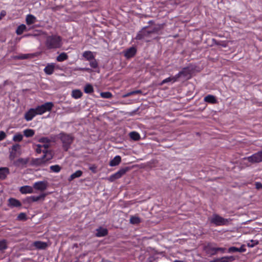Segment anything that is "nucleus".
I'll list each match as a JSON object with an SVG mask.
<instances>
[{"label":"nucleus","instance_id":"ddd939ff","mask_svg":"<svg viewBox=\"0 0 262 262\" xmlns=\"http://www.w3.org/2000/svg\"><path fill=\"white\" fill-rule=\"evenodd\" d=\"M35 110L34 108H30L25 114V118L27 121L31 120L36 115Z\"/></svg>","mask_w":262,"mask_h":262},{"label":"nucleus","instance_id":"f8f14e48","mask_svg":"<svg viewBox=\"0 0 262 262\" xmlns=\"http://www.w3.org/2000/svg\"><path fill=\"white\" fill-rule=\"evenodd\" d=\"M21 204L19 201L14 198H10L8 200V206L10 207H18L21 206Z\"/></svg>","mask_w":262,"mask_h":262},{"label":"nucleus","instance_id":"09e8293b","mask_svg":"<svg viewBox=\"0 0 262 262\" xmlns=\"http://www.w3.org/2000/svg\"><path fill=\"white\" fill-rule=\"evenodd\" d=\"M251 243H248V247H254L255 245H256L258 244V241H253V240H251Z\"/></svg>","mask_w":262,"mask_h":262},{"label":"nucleus","instance_id":"7ed1b4c3","mask_svg":"<svg viewBox=\"0 0 262 262\" xmlns=\"http://www.w3.org/2000/svg\"><path fill=\"white\" fill-rule=\"evenodd\" d=\"M230 221L229 219H224L217 214H214L210 219L211 223L216 226L227 225Z\"/></svg>","mask_w":262,"mask_h":262},{"label":"nucleus","instance_id":"a19ab883","mask_svg":"<svg viewBox=\"0 0 262 262\" xmlns=\"http://www.w3.org/2000/svg\"><path fill=\"white\" fill-rule=\"evenodd\" d=\"M7 248L6 241L3 240L0 241V251H3Z\"/></svg>","mask_w":262,"mask_h":262},{"label":"nucleus","instance_id":"5fc2aeb1","mask_svg":"<svg viewBox=\"0 0 262 262\" xmlns=\"http://www.w3.org/2000/svg\"><path fill=\"white\" fill-rule=\"evenodd\" d=\"M27 58V55H23L21 56H16L15 57V59H26Z\"/></svg>","mask_w":262,"mask_h":262},{"label":"nucleus","instance_id":"3c124183","mask_svg":"<svg viewBox=\"0 0 262 262\" xmlns=\"http://www.w3.org/2000/svg\"><path fill=\"white\" fill-rule=\"evenodd\" d=\"M180 78V77L179 76V75L178 74H177L174 76L171 77V81L172 82H174L177 81Z\"/></svg>","mask_w":262,"mask_h":262},{"label":"nucleus","instance_id":"cd10ccee","mask_svg":"<svg viewBox=\"0 0 262 262\" xmlns=\"http://www.w3.org/2000/svg\"><path fill=\"white\" fill-rule=\"evenodd\" d=\"M212 42L217 46H221L223 47H226L228 46V41H217L215 39H212Z\"/></svg>","mask_w":262,"mask_h":262},{"label":"nucleus","instance_id":"4c0bfd02","mask_svg":"<svg viewBox=\"0 0 262 262\" xmlns=\"http://www.w3.org/2000/svg\"><path fill=\"white\" fill-rule=\"evenodd\" d=\"M162 27L163 26L161 25H159L155 26L151 30H150L151 33H158V32L162 28Z\"/></svg>","mask_w":262,"mask_h":262},{"label":"nucleus","instance_id":"680f3d73","mask_svg":"<svg viewBox=\"0 0 262 262\" xmlns=\"http://www.w3.org/2000/svg\"><path fill=\"white\" fill-rule=\"evenodd\" d=\"M6 11H2L1 13V15H0V20L2 19V17H4L6 15Z\"/></svg>","mask_w":262,"mask_h":262},{"label":"nucleus","instance_id":"6e6552de","mask_svg":"<svg viewBox=\"0 0 262 262\" xmlns=\"http://www.w3.org/2000/svg\"><path fill=\"white\" fill-rule=\"evenodd\" d=\"M206 252L210 255H214L217 253V247H215L211 243L208 244L205 247Z\"/></svg>","mask_w":262,"mask_h":262},{"label":"nucleus","instance_id":"5701e85b","mask_svg":"<svg viewBox=\"0 0 262 262\" xmlns=\"http://www.w3.org/2000/svg\"><path fill=\"white\" fill-rule=\"evenodd\" d=\"M178 74L181 77H184L187 78L190 75V71L188 68H184L181 71H180Z\"/></svg>","mask_w":262,"mask_h":262},{"label":"nucleus","instance_id":"c756f323","mask_svg":"<svg viewBox=\"0 0 262 262\" xmlns=\"http://www.w3.org/2000/svg\"><path fill=\"white\" fill-rule=\"evenodd\" d=\"M68 58V56L67 53L63 52L60 54L56 58V60L59 62H62L67 60Z\"/></svg>","mask_w":262,"mask_h":262},{"label":"nucleus","instance_id":"a878e982","mask_svg":"<svg viewBox=\"0 0 262 262\" xmlns=\"http://www.w3.org/2000/svg\"><path fill=\"white\" fill-rule=\"evenodd\" d=\"M26 23L27 25L34 24L36 21V17L31 14H29L26 16Z\"/></svg>","mask_w":262,"mask_h":262},{"label":"nucleus","instance_id":"393cba45","mask_svg":"<svg viewBox=\"0 0 262 262\" xmlns=\"http://www.w3.org/2000/svg\"><path fill=\"white\" fill-rule=\"evenodd\" d=\"M82 174V171L79 170L76 171L75 172L73 173L71 175V176L69 178L68 180L69 181H71L75 178H79L81 177Z\"/></svg>","mask_w":262,"mask_h":262},{"label":"nucleus","instance_id":"9d476101","mask_svg":"<svg viewBox=\"0 0 262 262\" xmlns=\"http://www.w3.org/2000/svg\"><path fill=\"white\" fill-rule=\"evenodd\" d=\"M46 196V193H42L38 196H31L28 197L27 198V200L29 203H31L32 202H37L39 200H43Z\"/></svg>","mask_w":262,"mask_h":262},{"label":"nucleus","instance_id":"6ab92c4d","mask_svg":"<svg viewBox=\"0 0 262 262\" xmlns=\"http://www.w3.org/2000/svg\"><path fill=\"white\" fill-rule=\"evenodd\" d=\"M9 173V169L7 167L0 168V179L4 180L6 178L7 175Z\"/></svg>","mask_w":262,"mask_h":262},{"label":"nucleus","instance_id":"f257e3e1","mask_svg":"<svg viewBox=\"0 0 262 262\" xmlns=\"http://www.w3.org/2000/svg\"><path fill=\"white\" fill-rule=\"evenodd\" d=\"M45 45L48 49L59 48L62 45L61 38L56 35L48 36Z\"/></svg>","mask_w":262,"mask_h":262},{"label":"nucleus","instance_id":"37998d69","mask_svg":"<svg viewBox=\"0 0 262 262\" xmlns=\"http://www.w3.org/2000/svg\"><path fill=\"white\" fill-rule=\"evenodd\" d=\"M101 96L103 98H111L112 97V94L110 92H102L101 93Z\"/></svg>","mask_w":262,"mask_h":262},{"label":"nucleus","instance_id":"de8ad7c7","mask_svg":"<svg viewBox=\"0 0 262 262\" xmlns=\"http://www.w3.org/2000/svg\"><path fill=\"white\" fill-rule=\"evenodd\" d=\"M74 71H88L90 72L91 71L90 69L87 68H75Z\"/></svg>","mask_w":262,"mask_h":262},{"label":"nucleus","instance_id":"a18cd8bd","mask_svg":"<svg viewBox=\"0 0 262 262\" xmlns=\"http://www.w3.org/2000/svg\"><path fill=\"white\" fill-rule=\"evenodd\" d=\"M26 214L25 213H20L17 216V219L19 220H26Z\"/></svg>","mask_w":262,"mask_h":262},{"label":"nucleus","instance_id":"c85d7f7f","mask_svg":"<svg viewBox=\"0 0 262 262\" xmlns=\"http://www.w3.org/2000/svg\"><path fill=\"white\" fill-rule=\"evenodd\" d=\"M220 262H229L235 260V258L233 256H224L221 258H219Z\"/></svg>","mask_w":262,"mask_h":262},{"label":"nucleus","instance_id":"4468645a","mask_svg":"<svg viewBox=\"0 0 262 262\" xmlns=\"http://www.w3.org/2000/svg\"><path fill=\"white\" fill-rule=\"evenodd\" d=\"M42 152L43 153V157L46 162L51 160L53 157V154L52 150H43Z\"/></svg>","mask_w":262,"mask_h":262},{"label":"nucleus","instance_id":"412c9836","mask_svg":"<svg viewBox=\"0 0 262 262\" xmlns=\"http://www.w3.org/2000/svg\"><path fill=\"white\" fill-rule=\"evenodd\" d=\"M136 53V49L134 47H132L126 51L124 55L126 58H129L134 56Z\"/></svg>","mask_w":262,"mask_h":262},{"label":"nucleus","instance_id":"338daca9","mask_svg":"<svg viewBox=\"0 0 262 262\" xmlns=\"http://www.w3.org/2000/svg\"><path fill=\"white\" fill-rule=\"evenodd\" d=\"M149 24H150V23H152V21H149Z\"/></svg>","mask_w":262,"mask_h":262},{"label":"nucleus","instance_id":"bb28decb","mask_svg":"<svg viewBox=\"0 0 262 262\" xmlns=\"http://www.w3.org/2000/svg\"><path fill=\"white\" fill-rule=\"evenodd\" d=\"M204 100L206 102L212 104L215 103L217 101L215 97L214 96L211 95H209L206 96L204 98Z\"/></svg>","mask_w":262,"mask_h":262},{"label":"nucleus","instance_id":"dca6fc26","mask_svg":"<svg viewBox=\"0 0 262 262\" xmlns=\"http://www.w3.org/2000/svg\"><path fill=\"white\" fill-rule=\"evenodd\" d=\"M20 192L23 194L32 193L33 192V189L30 186H24L20 187Z\"/></svg>","mask_w":262,"mask_h":262},{"label":"nucleus","instance_id":"0eeeda50","mask_svg":"<svg viewBox=\"0 0 262 262\" xmlns=\"http://www.w3.org/2000/svg\"><path fill=\"white\" fill-rule=\"evenodd\" d=\"M147 28V27L143 28L138 33L135 39L137 40H141L145 37H149L151 33L150 30H146Z\"/></svg>","mask_w":262,"mask_h":262},{"label":"nucleus","instance_id":"6e6d98bb","mask_svg":"<svg viewBox=\"0 0 262 262\" xmlns=\"http://www.w3.org/2000/svg\"><path fill=\"white\" fill-rule=\"evenodd\" d=\"M16 157V152L11 151L10 154V159L12 160H13Z\"/></svg>","mask_w":262,"mask_h":262},{"label":"nucleus","instance_id":"13d9d810","mask_svg":"<svg viewBox=\"0 0 262 262\" xmlns=\"http://www.w3.org/2000/svg\"><path fill=\"white\" fill-rule=\"evenodd\" d=\"M37 148H36V152H37V153H38V154L41 153V148L42 147L41 145L38 144V145H37Z\"/></svg>","mask_w":262,"mask_h":262},{"label":"nucleus","instance_id":"39448f33","mask_svg":"<svg viewBox=\"0 0 262 262\" xmlns=\"http://www.w3.org/2000/svg\"><path fill=\"white\" fill-rule=\"evenodd\" d=\"M130 168L128 167H125L124 168H122L120 169L119 171H118L115 173L111 175L107 179L110 182H113L115 180L120 178L124 174L126 173V172L129 171Z\"/></svg>","mask_w":262,"mask_h":262},{"label":"nucleus","instance_id":"2eb2a0df","mask_svg":"<svg viewBox=\"0 0 262 262\" xmlns=\"http://www.w3.org/2000/svg\"><path fill=\"white\" fill-rule=\"evenodd\" d=\"M245 246L244 245H242L240 248H236L235 247H231L228 249V252L230 253L233 252H244L246 251Z\"/></svg>","mask_w":262,"mask_h":262},{"label":"nucleus","instance_id":"052dcab7","mask_svg":"<svg viewBox=\"0 0 262 262\" xmlns=\"http://www.w3.org/2000/svg\"><path fill=\"white\" fill-rule=\"evenodd\" d=\"M41 146L45 148L44 150H47V149L50 146V143H44V144Z\"/></svg>","mask_w":262,"mask_h":262},{"label":"nucleus","instance_id":"79ce46f5","mask_svg":"<svg viewBox=\"0 0 262 262\" xmlns=\"http://www.w3.org/2000/svg\"><path fill=\"white\" fill-rule=\"evenodd\" d=\"M90 61V64L92 68L95 69L98 67V63L95 58Z\"/></svg>","mask_w":262,"mask_h":262},{"label":"nucleus","instance_id":"4d7b16f0","mask_svg":"<svg viewBox=\"0 0 262 262\" xmlns=\"http://www.w3.org/2000/svg\"><path fill=\"white\" fill-rule=\"evenodd\" d=\"M255 187L257 189H260L262 188V184L259 182H256L255 183Z\"/></svg>","mask_w":262,"mask_h":262},{"label":"nucleus","instance_id":"69168bd1","mask_svg":"<svg viewBox=\"0 0 262 262\" xmlns=\"http://www.w3.org/2000/svg\"><path fill=\"white\" fill-rule=\"evenodd\" d=\"M173 262H183V261H180V260H176L174 261Z\"/></svg>","mask_w":262,"mask_h":262},{"label":"nucleus","instance_id":"f03ea898","mask_svg":"<svg viewBox=\"0 0 262 262\" xmlns=\"http://www.w3.org/2000/svg\"><path fill=\"white\" fill-rule=\"evenodd\" d=\"M59 138L62 143V147L64 150L67 151L73 141V138L70 135L60 133L59 134Z\"/></svg>","mask_w":262,"mask_h":262},{"label":"nucleus","instance_id":"20e7f679","mask_svg":"<svg viewBox=\"0 0 262 262\" xmlns=\"http://www.w3.org/2000/svg\"><path fill=\"white\" fill-rule=\"evenodd\" d=\"M53 106L54 104L52 102H46L42 105L37 106L36 108H34L35 113L36 115H41L47 111H51Z\"/></svg>","mask_w":262,"mask_h":262},{"label":"nucleus","instance_id":"e433bc0d","mask_svg":"<svg viewBox=\"0 0 262 262\" xmlns=\"http://www.w3.org/2000/svg\"><path fill=\"white\" fill-rule=\"evenodd\" d=\"M84 91L85 93L90 94L94 91V89L91 84H88L85 86Z\"/></svg>","mask_w":262,"mask_h":262},{"label":"nucleus","instance_id":"473e14b6","mask_svg":"<svg viewBox=\"0 0 262 262\" xmlns=\"http://www.w3.org/2000/svg\"><path fill=\"white\" fill-rule=\"evenodd\" d=\"M82 93L79 90H75L72 91V96L74 98H79L82 96Z\"/></svg>","mask_w":262,"mask_h":262},{"label":"nucleus","instance_id":"864d4df0","mask_svg":"<svg viewBox=\"0 0 262 262\" xmlns=\"http://www.w3.org/2000/svg\"><path fill=\"white\" fill-rule=\"evenodd\" d=\"M142 92L141 90H136L130 92L131 95L142 94Z\"/></svg>","mask_w":262,"mask_h":262},{"label":"nucleus","instance_id":"72a5a7b5","mask_svg":"<svg viewBox=\"0 0 262 262\" xmlns=\"http://www.w3.org/2000/svg\"><path fill=\"white\" fill-rule=\"evenodd\" d=\"M129 137L135 141H138L140 138V135L137 132H130L129 133Z\"/></svg>","mask_w":262,"mask_h":262},{"label":"nucleus","instance_id":"a211bd4d","mask_svg":"<svg viewBox=\"0 0 262 262\" xmlns=\"http://www.w3.org/2000/svg\"><path fill=\"white\" fill-rule=\"evenodd\" d=\"M29 161V158H19L16 161L14 164L17 166H24L26 165Z\"/></svg>","mask_w":262,"mask_h":262},{"label":"nucleus","instance_id":"49530a36","mask_svg":"<svg viewBox=\"0 0 262 262\" xmlns=\"http://www.w3.org/2000/svg\"><path fill=\"white\" fill-rule=\"evenodd\" d=\"M20 146L19 144L13 145L12 147V151L16 152L17 150L20 149Z\"/></svg>","mask_w":262,"mask_h":262},{"label":"nucleus","instance_id":"f3484780","mask_svg":"<svg viewBox=\"0 0 262 262\" xmlns=\"http://www.w3.org/2000/svg\"><path fill=\"white\" fill-rule=\"evenodd\" d=\"M33 245L37 249H45L48 246L46 243L41 241L34 242Z\"/></svg>","mask_w":262,"mask_h":262},{"label":"nucleus","instance_id":"c03bdc74","mask_svg":"<svg viewBox=\"0 0 262 262\" xmlns=\"http://www.w3.org/2000/svg\"><path fill=\"white\" fill-rule=\"evenodd\" d=\"M39 142L43 143H50L51 140L47 137H42L39 139Z\"/></svg>","mask_w":262,"mask_h":262},{"label":"nucleus","instance_id":"bf43d9fd","mask_svg":"<svg viewBox=\"0 0 262 262\" xmlns=\"http://www.w3.org/2000/svg\"><path fill=\"white\" fill-rule=\"evenodd\" d=\"M226 249L224 248H219L217 247V253L220 252L222 253H224L225 252Z\"/></svg>","mask_w":262,"mask_h":262},{"label":"nucleus","instance_id":"ea45409f","mask_svg":"<svg viewBox=\"0 0 262 262\" xmlns=\"http://www.w3.org/2000/svg\"><path fill=\"white\" fill-rule=\"evenodd\" d=\"M23 135L20 134H17L14 136L13 140L15 142H20L23 139Z\"/></svg>","mask_w":262,"mask_h":262},{"label":"nucleus","instance_id":"4be33fe9","mask_svg":"<svg viewBox=\"0 0 262 262\" xmlns=\"http://www.w3.org/2000/svg\"><path fill=\"white\" fill-rule=\"evenodd\" d=\"M121 161V158L120 156H116L110 162L109 165L111 166L118 165Z\"/></svg>","mask_w":262,"mask_h":262},{"label":"nucleus","instance_id":"2f4dec72","mask_svg":"<svg viewBox=\"0 0 262 262\" xmlns=\"http://www.w3.org/2000/svg\"><path fill=\"white\" fill-rule=\"evenodd\" d=\"M26 29L27 27L25 25H20L17 27L16 30V33L19 35H21V34H23L24 31H25L26 30Z\"/></svg>","mask_w":262,"mask_h":262},{"label":"nucleus","instance_id":"603ef678","mask_svg":"<svg viewBox=\"0 0 262 262\" xmlns=\"http://www.w3.org/2000/svg\"><path fill=\"white\" fill-rule=\"evenodd\" d=\"M6 137L5 133L3 131L0 132V141L3 140Z\"/></svg>","mask_w":262,"mask_h":262},{"label":"nucleus","instance_id":"7c9ffc66","mask_svg":"<svg viewBox=\"0 0 262 262\" xmlns=\"http://www.w3.org/2000/svg\"><path fill=\"white\" fill-rule=\"evenodd\" d=\"M83 56L88 60H91L94 58L93 53L91 51H85L83 54Z\"/></svg>","mask_w":262,"mask_h":262},{"label":"nucleus","instance_id":"1a4fd4ad","mask_svg":"<svg viewBox=\"0 0 262 262\" xmlns=\"http://www.w3.org/2000/svg\"><path fill=\"white\" fill-rule=\"evenodd\" d=\"M33 188L41 191L45 190L47 188V182L45 181H39L33 185Z\"/></svg>","mask_w":262,"mask_h":262},{"label":"nucleus","instance_id":"f704fd0d","mask_svg":"<svg viewBox=\"0 0 262 262\" xmlns=\"http://www.w3.org/2000/svg\"><path fill=\"white\" fill-rule=\"evenodd\" d=\"M129 221L132 224H138L141 222L140 218L136 216H132Z\"/></svg>","mask_w":262,"mask_h":262},{"label":"nucleus","instance_id":"c9c22d12","mask_svg":"<svg viewBox=\"0 0 262 262\" xmlns=\"http://www.w3.org/2000/svg\"><path fill=\"white\" fill-rule=\"evenodd\" d=\"M34 134V131L31 129H27L24 131V134L26 137H31Z\"/></svg>","mask_w":262,"mask_h":262},{"label":"nucleus","instance_id":"58836bf2","mask_svg":"<svg viewBox=\"0 0 262 262\" xmlns=\"http://www.w3.org/2000/svg\"><path fill=\"white\" fill-rule=\"evenodd\" d=\"M50 169L55 172H58L61 170V167L58 165H55L50 166Z\"/></svg>","mask_w":262,"mask_h":262},{"label":"nucleus","instance_id":"0e129e2a","mask_svg":"<svg viewBox=\"0 0 262 262\" xmlns=\"http://www.w3.org/2000/svg\"><path fill=\"white\" fill-rule=\"evenodd\" d=\"M219 258H215L213 260L210 261V262H220L219 260Z\"/></svg>","mask_w":262,"mask_h":262},{"label":"nucleus","instance_id":"aec40b11","mask_svg":"<svg viewBox=\"0 0 262 262\" xmlns=\"http://www.w3.org/2000/svg\"><path fill=\"white\" fill-rule=\"evenodd\" d=\"M55 65L54 63L48 64L44 69V72L48 75H51L54 72Z\"/></svg>","mask_w":262,"mask_h":262},{"label":"nucleus","instance_id":"9b49d317","mask_svg":"<svg viewBox=\"0 0 262 262\" xmlns=\"http://www.w3.org/2000/svg\"><path fill=\"white\" fill-rule=\"evenodd\" d=\"M46 163L43 156L41 158L33 159L31 165L32 166H41Z\"/></svg>","mask_w":262,"mask_h":262},{"label":"nucleus","instance_id":"e2e57ef3","mask_svg":"<svg viewBox=\"0 0 262 262\" xmlns=\"http://www.w3.org/2000/svg\"><path fill=\"white\" fill-rule=\"evenodd\" d=\"M131 96V94H130V92H128L124 95H123V98H126V97H129Z\"/></svg>","mask_w":262,"mask_h":262},{"label":"nucleus","instance_id":"423d86ee","mask_svg":"<svg viewBox=\"0 0 262 262\" xmlns=\"http://www.w3.org/2000/svg\"><path fill=\"white\" fill-rule=\"evenodd\" d=\"M251 163H259L262 162V150L259 151L251 156L245 158Z\"/></svg>","mask_w":262,"mask_h":262},{"label":"nucleus","instance_id":"b1692460","mask_svg":"<svg viewBox=\"0 0 262 262\" xmlns=\"http://www.w3.org/2000/svg\"><path fill=\"white\" fill-rule=\"evenodd\" d=\"M107 230L105 228H100L97 230L96 236L98 237L104 236L107 234Z\"/></svg>","mask_w":262,"mask_h":262},{"label":"nucleus","instance_id":"8fccbe9b","mask_svg":"<svg viewBox=\"0 0 262 262\" xmlns=\"http://www.w3.org/2000/svg\"><path fill=\"white\" fill-rule=\"evenodd\" d=\"M171 77H169L167 78L164 79L163 80H162L160 83V85H162L167 82H171Z\"/></svg>","mask_w":262,"mask_h":262}]
</instances>
